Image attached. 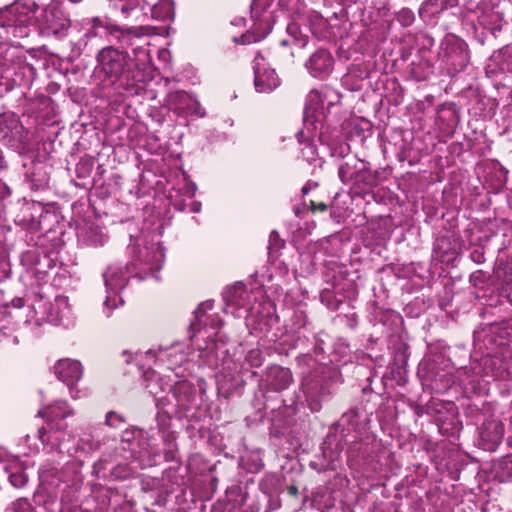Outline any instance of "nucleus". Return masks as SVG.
<instances>
[{
  "instance_id": "393cba45",
  "label": "nucleus",
  "mask_w": 512,
  "mask_h": 512,
  "mask_svg": "<svg viewBox=\"0 0 512 512\" xmlns=\"http://www.w3.org/2000/svg\"><path fill=\"white\" fill-rule=\"evenodd\" d=\"M42 417L48 419H64L73 414V409L69 406L67 401L57 400L39 411Z\"/></svg>"
},
{
  "instance_id": "f257e3e1",
  "label": "nucleus",
  "mask_w": 512,
  "mask_h": 512,
  "mask_svg": "<svg viewBox=\"0 0 512 512\" xmlns=\"http://www.w3.org/2000/svg\"><path fill=\"white\" fill-rule=\"evenodd\" d=\"M37 25L46 35H60L70 26V20L59 2L44 8L32 0H18L0 10V79L13 80L16 66L15 49L9 47L12 38H25L32 26Z\"/></svg>"
},
{
  "instance_id": "a19ab883",
  "label": "nucleus",
  "mask_w": 512,
  "mask_h": 512,
  "mask_svg": "<svg viewBox=\"0 0 512 512\" xmlns=\"http://www.w3.org/2000/svg\"><path fill=\"white\" fill-rule=\"evenodd\" d=\"M305 362L308 366H311V362L314 363V360L311 356L305 355L302 358L299 359V363Z\"/></svg>"
},
{
  "instance_id": "aec40b11",
  "label": "nucleus",
  "mask_w": 512,
  "mask_h": 512,
  "mask_svg": "<svg viewBox=\"0 0 512 512\" xmlns=\"http://www.w3.org/2000/svg\"><path fill=\"white\" fill-rule=\"evenodd\" d=\"M251 17L254 21L253 29L256 34L254 41H259L272 29L271 15L265 11L259 0H254L251 5Z\"/></svg>"
},
{
  "instance_id": "0eeeda50",
  "label": "nucleus",
  "mask_w": 512,
  "mask_h": 512,
  "mask_svg": "<svg viewBox=\"0 0 512 512\" xmlns=\"http://www.w3.org/2000/svg\"><path fill=\"white\" fill-rule=\"evenodd\" d=\"M333 94V91L325 88L324 90H311L307 95L304 110V123L307 125L315 122L321 123L326 115V110L332 105V101L327 102V98Z\"/></svg>"
},
{
  "instance_id": "423d86ee",
  "label": "nucleus",
  "mask_w": 512,
  "mask_h": 512,
  "mask_svg": "<svg viewBox=\"0 0 512 512\" xmlns=\"http://www.w3.org/2000/svg\"><path fill=\"white\" fill-rule=\"evenodd\" d=\"M26 465L5 448L0 447V480L7 476L13 487L21 488L27 482Z\"/></svg>"
},
{
  "instance_id": "20e7f679",
  "label": "nucleus",
  "mask_w": 512,
  "mask_h": 512,
  "mask_svg": "<svg viewBox=\"0 0 512 512\" xmlns=\"http://www.w3.org/2000/svg\"><path fill=\"white\" fill-rule=\"evenodd\" d=\"M262 296L261 289L249 290L243 283H236L223 293L224 312L245 318L259 314L261 306L259 300Z\"/></svg>"
},
{
  "instance_id": "9b49d317",
  "label": "nucleus",
  "mask_w": 512,
  "mask_h": 512,
  "mask_svg": "<svg viewBox=\"0 0 512 512\" xmlns=\"http://www.w3.org/2000/svg\"><path fill=\"white\" fill-rule=\"evenodd\" d=\"M323 369V367L319 366L313 373L309 372L307 375H304L302 379L301 388L305 395L306 402L313 412L320 409V398L325 393L323 379L320 376Z\"/></svg>"
},
{
  "instance_id": "f8f14e48",
  "label": "nucleus",
  "mask_w": 512,
  "mask_h": 512,
  "mask_svg": "<svg viewBox=\"0 0 512 512\" xmlns=\"http://www.w3.org/2000/svg\"><path fill=\"white\" fill-rule=\"evenodd\" d=\"M212 308V301H206L200 304L195 311V321L191 323L193 330L197 331L199 333V337L201 338H204L202 335V329L204 330V333H207V326L213 330L211 334L207 335V337L210 339L208 342L215 340L212 337H216L218 335V331L222 325L221 319L218 315L207 314V311L211 310Z\"/></svg>"
},
{
  "instance_id": "f704fd0d",
  "label": "nucleus",
  "mask_w": 512,
  "mask_h": 512,
  "mask_svg": "<svg viewBox=\"0 0 512 512\" xmlns=\"http://www.w3.org/2000/svg\"><path fill=\"white\" fill-rule=\"evenodd\" d=\"M192 115H196L200 118L205 116V110L201 107L200 103L194 98H191V101L187 104L186 109L184 110Z\"/></svg>"
},
{
  "instance_id": "a211bd4d",
  "label": "nucleus",
  "mask_w": 512,
  "mask_h": 512,
  "mask_svg": "<svg viewBox=\"0 0 512 512\" xmlns=\"http://www.w3.org/2000/svg\"><path fill=\"white\" fill-rule=\"evenodd\" d=\"M172 398L176 402V406L181 411H188L196 405V389L187 380H181L170 388Z\"/></svg>"
},
{
  "instance_id": "c85d7f7f",
  "label": "nucleus",
  "mask_w": 512,
  "mask_h": 512,
  "mask_svg": "<svg viewBox=\"0 0 512 512\" xmlns=\"http://www.w3.org/2000/svg\"><path fill=\"white\" fill-rule=\"evenodd\" d=\"M192 97L184 91H175L168 94L167 102L174 110L180 113L184 112Z\"/></svg>"
},
{
  "instance_id": "cd10ccee",
  "label": "nucleus",
  "mask_w": 512,
  "mask_h": 512,
  "mask_svg": "<svg viewBox=\"0 0 512 512\" xmlns=\"http://www.w3.org/2000/svg\"><path fill=\"white\" fill-rule=\"evenodd\" d=\"M286 31H287L288 38L283 39L281 41V44L283 46L294 44V45H297L302 48L307 44V41H308L307 36L301 32L300 27L297 23H295V22L289 23L287 25Z\"/></svg>"
},
{
  "instance_id": "4c0bfd02",
  "label": "nucleus",
  "mask_w": 512,
  "mask_h": 512,
  "mask_svg": "<svg viewBox=\"0 0 512 512\" xmlns=\"http://www.w3.org/2000/svg\"><path fill=\"white\" fill-rule=\"evenodd\" d=\"M270 247H274L276 249L281 247V241L279 240V235L277 232L273 231L270 234Z\"/></svg>"
},
{
  "instance_id": "e433bc0d",
  "label": "nucleus",
  "mask_w": 512,
  "mask_h": 512,
  "mask_svg": "<svg viewBox=\"0 0 512 512\" xmlns=\"http://www.w3.org/2000/svg\"><path fill=\"white\" fill-rule=\"evenodd\" d=\"M69 388V393L72 399L77 400L83 398L87 395L86 391H82L75 387V385H67Z\"/></svg>"
},
{
  "instance_id": "7c9ffc66",
  "label": "nucleus",
  "mask_w": 512,
  "mask_h": 512,
  "mask_svg": "<svg viewBox=\"0 0 512 512\" xmlns=\"http://www.w3.org/2000/svg\"><path fill=\"white\" fill-rule=\"evenodd\" d=\"M153 0H113V6L124 16L135 8H143L144 4H150Z\"/></svg>"
},
{
  "instance_id": "f3484780",
  "label": "nucleus",
  "mask_w": 512,
  "mask_h": 512,
  "mask_svg": "<svg viewBox=\"0 0 512 512\" xmlns=\"http://www.w3.org/2000/svg\"><path fill=\"white\" fill-rule=\"evenodd\" d=\"M145 387L153 396L155 404L159 408H164L171 403V400L164 395L166 390L170 391L171 385L164 382L162 377L155 371H149L145 374Z\"/></svg>"
},
{
  "instance_id": "c03bdc74",
  "label": "nucleus",
  "mask_w": 512,
  "mask_h": 512,
  "mask_svg": "<svg viewBox=\"0 0 512 512\" xmlns=\"http://www.w3.org/2000/svg\"><path fill=\"white\" fill-rule=\"evenodd\" d=\"M93 22H94V25H93L94 28L101 27V21L98 18L94 19Z\"/></svg>"
},
{
  "instance_id": "6e6552de",
  "label": "nucleus",
  "mask_w": 512,
  "mask_h": 512,
  "mask_svg": "<svg viewBox=\"0 0 512 512\" xmlns=\"http://www.w3.org/2000/svg\"><path fill=\"white\" fill-rule=\"evenodd\" d=\"M98 66L107 77L118 78L128 66V56L113 47L103 48L97 55Z\"/></svg>"
},
{
  "instance_id": "4468645a",
  "label": "nucleus",
  "mask_w": 512,
  "mask_h": 512,
  "mask_svg": "<svg viewBox=\"0 0 512 512\" xmlns=\"http://www.w3.org/2000/svg\"><path fill=\"white\" fill-rule=\"evenodd\" d=\"M334 60L325 49L315 51L305 63L309 74L315 78L325 79L333 70Z\"/></svg>"
},
{
  "instance_id": "473e14b6",
  "label": "nucleus",
  "mask_w": 512,
  "mask_h": 512,
  "mask_svg": "<svg viewBox=\"0 0 512 512\" xmlns=\"http://www.w3.org/2000/svg\"><path fill=\"white\" fill-rule=\"evenodd\" d=\"M7 512H34V510L27 499L20 498L12 503Z\"/></svg>"
},
{
  "instance_id": "bb28decb",
  "label": "nucleus",
  "mask_w": 512,
  "mask_h": 512,
  "mask_svg": "<svg viewBox=\"0 0 512 512\" xmlns=\"http://www.w3.org/2000/svg\"><path fill=\"white\" fill-rule=\"evenodd\" d=\"M363 169V161L357 158H352L345 161L340 165L338 174L341 181L345 184L353 183L357 173Z\"/></svg>"
},
{
  "instance_id": "6ab92c4d",
  "label": "nucleus",
  "mask_w": 512,
  "mask_h": 512,
  "mask_svg": "<svg viewBox=\"0 0 512 512\" xmlns=\"http://www.w3.org/2000/svg\"><path fill=\"white\" fill-rule=\"evenodd\" d=\"M292 381L291 371L278 365L268 367L263 377V382L272 391L285 390Z\"/></svg>"
},
{
  "instance_id": "58836bf2",
  "label": "nucleus",
  "mask_w": 512,
  "mask_h": 512,
  "mask_svg": "<svg viewBox=\"0 0 512 512\" xmlns=\"http://www.w3.org/2000/svg\"><path fill=\"white\" fill-rule=\"evenodd\" d=\"M311 204H312V210L313 211L318 210V211L324 212V211L327 210V205L325 203H323V202H320V203H317V204L314 203V202H311Z\"/></svg>"
},
{
  "instance_id": "ea45409f",
  "label": "nucleus",
  "mask_w": 512,
  "mask_h": 512,
  "mask_svg": "<svg viewBox=\"0 0 512 512\" xmlns=\"http://www.w3.org/2000/svg\"><path fill=\"white\" fill-rule=\"evenodd\" d=\"M190 211L192 213H199L201 211V203L198 201H193L190 206Z\"/></svg>"
},
{
  "instance_id": "412c9836",
  "label": "nucleus",
  "mask_w": 512,
  "mask_h": 512,
  "mask_svg": "<svg viewBox=\"0 0 512 512\" xmlns=\"http://www.w3.org/2000/svg\"><path fill=\"white\" fill-rule=\"evenodd\" d=\"M50 321L58 325L68 326L71 323L72 311L68 302V298L65 296H58L51 304Z\"/></svg>"
},
{
  "instance_id": "9d476101",
  "label": "nucleus",
  "mask_w": 512,
  "mask_h": 512,
  "mask_svg": "<svg viewBox=\"0 0 512 512\" xmlns=\"http://www.w3.org/2000/svg\"><path fill=\"white\" fill-rule=\"evenodd\" d=\"M38 437L43 444H49L52 449L58 450L59 453L67 454L70 457H78L81 451L78 444L69 445L71 435L61 429L51 428L48 432L44 429L38 430Z\"/></svg>"
},
{
  "instance_id": "37998d69",
  "label": "nucleus",
  "mask_w": 512,
  "mask_h": 512,
  "mask_svg": "<svg viewBox=\"0 0 512 512\" xmlns=\"http://www.w3.org/2000/svg\"><path fill=\"white\" fill-rule=\"evenodd\" d=\"M13 305L16 307H22L23 306L22 299L19 298V299L13 300Z\"/></svg>"
},
{
  "instance_id": "49530a36",
  "label": "nucleus",
  "mask_w": 512,
  "mask_h": 512,
  "mask_svg": "<svg viewBox=\"0 0 512 512\" xmlns=\"http://www.w3.org/2000/svg\"><path fill=\"white\" fill-rule=\"evenodd\" d=\"M302 136H303V132H302V131H301V132H299V133L297 134V137H298V139H299V141H300V142L302 141V140H301V137H302Z\"/></svg>"
},
{
  "instance_id": "de8ad7c7",
  "label": "nucleus",
  "mask_w": 512,
  "mask_h": 512,
  "mask_svg": "<svg viewBox=\"0 0 512 512\" xmlns=\"http://www.w3.org/2000/svg\"><path fill=\"white\" fill-rule=\"evenodd\" d=\"M32 254L30 252H27L24 256L25 257H30Z\"/></svg>"
},
{
  "instance_id": "c756f323",
  "label": "nucleus",
  "mask_w": 512,
  "mask_h": 512,
  "mask_svg": "<svg viewBox=\"0 0 512 512\" xmlns=\"http://www.w3.org/2000/svg\"><path fill=\"white\" fill-rule=\"evenodd\" d=\"M360 171L357 173L353 184L362 185L363 188H370L376 183V176L371 171L368 163L363 161V169H359Z\"/></svg>"
},
{
  "instance_id": "2f4dec72",
  "label": "nucleus",
  "mask_w": 512,
  "mask_h": 512,
  "mask_svg": "<svg viewBox=\"0 0 512 512\" xmlns=\"http://www.w3.org/2000/svg\"><path fill=\"white\" fill-rule=\"evenodd\" d=\"M263 356H262V352L257 349V348H254V349H251L250 351H248L246 357H245V362L250 366V367H260L263 363Z\"/></svg>"
},
{
  "instance_id": "c9c22d12",
  "label": "nucleus",
  "mask_w": 512,
  "mask_h": 512,
  "mask_svg": "<svg viewBox=\"0 0 512 512\" xmlns=\"http://www.w3.org/2000/svg\"><path fill=\"white\" fill-rule=\"evenodd\" d=\"M400 19L406 24H411L414 20V14L409 9H402L399 13Z\"/></svg>"
},
{
  "instance_id": "b1692460",
  "label": "nucleus",
  "mask_w": 512,
  "mask_h": 512,
  "mask_svg": "<svg viewBox=\"0 0 512 512\" xmlns=\"http://www.w3.org/2000/svg\"><path fill=\"white\" fill-rule=\"evenodd\" d=\"M80 241L87 246L101 247L107 241V236L99 227H85L80 229L78 233Z\"/></svg>"
},
{
  "instance_id": "5701e85b",
  "label": "nucleus",
  "mask_w": 512,
  "mask_h": 512,
  "mask_svg": "<svg viewBox=\"0 0 512 512\" xmlns=\"http://www.w3.org/2000/svg\"><path fill=\"white\" fill-rule=\"evenodd\" d=\"M224 344H219L216 340L206 342L205 346L198 344V357L202 360V363L210 367H218L219 352L223 348Z\"/></svg>"
},
{
  "instance_id": "79ce46f5",
  "label": "nucleus",
  "mask_w": 512,
  "mask_h": 512,
  "mask_svg": "<svg viewBox=\"0 0 512 512\" xmlns=\"http://www.w3.org/2000/svg\"><path fill=\"white\" fill-rule=\"evenodd\" d=\"M497 433H496V439H500L502 436V427L500 425H496Z\"/></svg>"
},
{
  "instance_id": "39448f33",
  "label": "nucleus",
  "mask_w": 512,
  "mask_h": 512,
  "mask_svg": "<svg viewBox=\"0 0 512 512\" xmlns=\"http://www.w3.org/2000/svg\"><path fill=\"white\" fill-rule=\"evenodd\" d=\"M132 273L134 271L130 264L126 266L111 264L103 272L107 293L103 304V313L106 317H110L114 309L123 305L120 293L127 286Z\"/></svg>"
},
{
  "instance_id": "1a4fd4ad",
  "label": "nucleus",
  "mask_w": 512,
  "mask_h": 512,
  "mask_svg": "<svg viewBox=\"0 0 512 512\" xmlns=\"http://www.w3.org/2000/svg\"><path fill=\"white\" fill-rule=\"evenodd\" d=\"M253 63L254 85L258 92L270 93L280 85V78L261 54L256 55Z\"/></svg>"
},
{
  "instance_id": "dca6fc26",
  "label": "nucleus",
  "mask_w": 512,
  "mask_h": 512,
  "mask_svg": "<svg viewBox=\"0 0 512 512\" xmlns=\"http://www.w3.org/2000/svg\"><path fill=\"white\" fill-rule=\"evenodd\" d=\"M57 378L66 385H75L83 375L81 363L74 359H60L54 365Z\"/></svg>"
},
{
  "instance_id": "ddd939ff",
  "label": "nucleus",
  "mask_w": 512,
  "mask_h": 512,
  "mask_svg": "<svg viewBox=\"0 0 512 512\" xmlns=\"http://www.w3.org/2000/svg\"><path fill=\"white\" fill-rule=\"evenodd\" d=\"M146 357L165 363L168 369H175L187 361L188 353L184 344L175 343L169 347L160 346L157 350H149Z\"/></svg>"
},
{
  "instance_id": "2eb2a0df",
  "label": "nucleus",
  "mask_w": 512,
  "mask_h": 512,
  "mask_svg": "<svg viewBox=\"0 0 512 512\" xmlns=\"http://www.w3.org/2000/svg\"><path fill=\"white\" fill-rule=\"evenodd\" d=\"M121 449L128 450L130 454L124 456L127 460L138 462L139 467L144 468L152 464L150 453L146 447H140V441L136 440L134 432L126 431L121 441Z\"/></svg>"
},
{
  "instance_id": "a878e982",
  "label": "nucleus",
  "mask_w": 512,
  "mask_h": 512,
  "mask_svg": "<svg viewBox=\"0 0 512 512\" xmlns=\"http://www.w3.org/2000/svg\"><path fill=\"white\" fill-rule=\"evenodd\" d=\"M144 4L141 10L145 9V6H150L151 16L153 19L158 21H164L170 19L174 15V3L172 0H159L156 3Z\"/></svg>"
},
{
  "instance_id": "09e8293b",
  "label": "nucleus",
  "mask_w": 512,
  "mask_h": 512,
  "mask_svg": "<svg viewBox=\"0 0 512 512\" xmlns=\"http://www.w3.org/2000/svg\"><path fill=\"white\" fill-rule=\"evenodd\" d=\"M30 440V435H27L26 436V441H29Z\"/></svg>"
},
{
  "instance_id": "7ed1b4c3",
  "label": "nucleus",
  "mask_w": 512,
  "mask_h": 512,
  "mask_svg": "<svg viewBox=\"0 0 512 512\" xmlns=\"http://www.w3.org/2000/svg\"><path fill=\"white\" fill-rule=\"evenodd\" d=\"M130 246L129 264L136 276L145 278L155 275L164 263L165 254L159 242L148 243L146 238L138 237Z\"/></svg>"
},
{
  "instance_id": "f03ea898",
  "label": "nucleus",
  "mask_w": 512,
  "mask_h": 512,
  "mask_svg": "<svg viewBox=\"0 0 512 512\" xmlns=\"http://www.w3.org/2000/svg\"><path fill=\"white\" fill-rule=\"evenodd\" d=\"M114 32L118 33L119 41L133 47L134 54L139 57L134 68H131L128 63L127 70L124 72L126 89L149 82L152 79V70L147 60L148 52L143 49V45L149 44L146 37L151 34V29L148 26H139L127 29L115 28Z\"/></svg>"
},
{
  "instance_id": "72a5a7b5",
  "label": "nucleus",
  "mask_w": 512,
  "mask_h": 512,
  "mask_svg": "<svg viewBox=\"0 0 512 512\" xmlns=\"http://www.w3.org/2000/svg\"><path fill=\"white\" fill-rule=\"evenodd\" d=\"M124 421L123 416L114 411H109L106 414L105 423L110 427L118 428L124 423Z\"/></svg>"
},
{
  "instance_id": "4be33fe9",
  "label": "nucleus",
  "mask_w": 512,
  "mask_h": 512,
  "mask_svg": "<svg viewBox=\"0 0 512 512\" xmlns=\"http://www.w3.org/2000/svg\"><path fill=\"white\" fill-rule=\"evenodd\" d=\"M23 126L13 115L0 117V140L7 142L18 141L21 139Z\"/></svg>"
},
{
  "instance_id": "a18cd8bd",
  "label": "nucleus",
  "mask_w": 512,
  "mask_h": 512,
  "mask_svg": "<svg viewBox=\"0 0 512 512\" xmlns=\"http://www.w3.org/2000/svg\"><path fill=\"white\" fill-rule=\"evenodd\" d=\"M196 189H197L196 185L195 184H191V196H193L195 194Z\"/></svg>"
}]
</instances>
